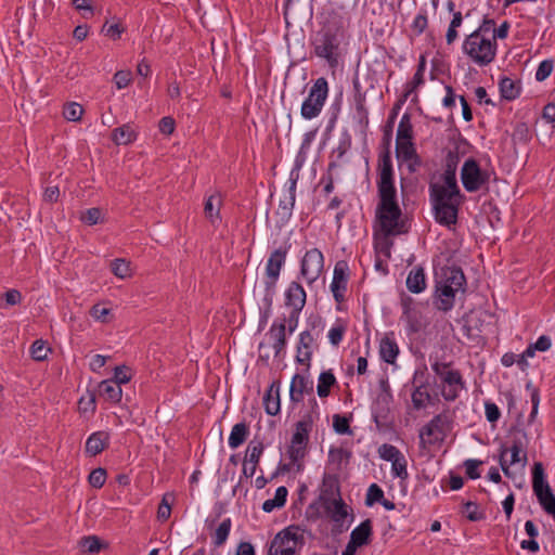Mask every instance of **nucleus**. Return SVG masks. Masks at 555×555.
<instances>
[{
	"label": "nucleus",
	"mask_w": 555,
	"mask_h": 555,
	"mask_svg": "<svg viewBox=\"0 0 555 555\" xmlns=\"http://www.w3.org/2000/svg\"><path fill=\"white\" fill-rule=\"evenodd\" d=\"M414 390L412 392V403L414 409H424L431 400V396L427 390V380L425 371H415L413 376Z\"/></svg>",
	"instance_id": "obj_17"
},
{
	"label": "nucleus",
	"mask_w": 555,
	"mask_h": 555,
	"mask_svg": "<svg viewBox=\"0 0 555 555\" xmlns=\"http://www.w3.org/2000/svg\"><path fill=\"white\" fill-rule=\"evenodd\" d=\"M288 494V490L286 487L281 486L275 490V494L273 499L266 500L262 504V509L266 513H271L275 508H281L286 503V498Z\"/></svg>",
	"instance_id": "obj_35"
},
{
	"label": "nucleus",
	"mask_w": 555,
	"mask_h": 555,
	"mask_svg": "<svg viewBox=\"0 0 555 555\" xmlns=\"http://www.w3.org/2000/svg\"><path fill=\"white\" fill-rule=\"evenodd\" d=\"M461 180L464 189L474 193L483 188L488 189L490 172L482 170L475 158H467L461 169Z\"/></svg>",
	"instance_id": "obj_8"
},
{
	"label": "nucleus",
	"mask_w": 555,
	"mask_h": 555,
	"mask_svg": "<svg viewBox=\"0 0 555 555\" xmlns=\"http://www.w3.org/2000/svg\"><path fill=\"white\" fill-rule=\"evenodd\" d=\"M280 386V380L272 382L263 396L264 410L272 416L278 415L281 411Z\"/></svg>",
	"instance_id": "obj_26"
},
{
	"label": "nucleus",
	"mask_w": 555,
	"mask_h": 555,
	"mask_svg": "<svg viewBox=\"0 0 555 555\" xmlns=\"http://www.w3.org/2000/svg\"><path fill=\"white\" fill-rule=\"evenodd\" d=\"M306 291L298 282H292L285 293V302L296 311H301L306 305Z\"/></svg>",
	"instance_id": "obj_24"
},
{
	"label": "nucleus",
	"mask_w": 555,
	"mask_h": 555,
	"mask_svg": "<svg viewBox=\"0 0 555 555\" xmlns=\"http://www.w3.org/2000/svg\"><path fill=\"white\" fill-rule=\"evenodd\" d=\"M313 390V383L300 374H295L289 389V398L292 402H301L304 395Z\"/></svg>",
	"instance_id": "obj_23"
},
{
	"label": "nucleus",
	"mask_w": 555,
	"mask_h": 555,
	"mask_svg": "<svg viewBox=\"0 0 555 555\" xmlns=\"http://www.w3.org/2000/svg\"><path fill=\"white\" fill-rule=\"evenodd\" d=\"M173 494L165 493L162 502L157 509V519L160 521H166L171 515V504L173 502Z\"/></svg>",
	"instance_id": "obj_46"
},
{
	"label": "nucleus",
	"mask_w": 555,
	"mask_h": 555,
	"mask_svg": "<svg viewBox=\"0 0 555 555\" xmlns=\"http://www.w3.org/2000/svg\"><path fill=\"white\" fill-rule=\"evenodd\" d=\"M248 435V427L245 423H237L232 427L230 437H229V446L232 449L238 448L244 443Z\"/></svg>",
	"instance_id": "obj_37"
},
{
	"label": "nucleus",
	"mask_w": 555,
	"mask_h": 555,
	"mask_svg": "<svg viewBox=\"0 0 555 555\" xmlns=\"http://www.w3.org/2000/svg\"><path fill=\"white\" fill-rule=\"evenodd\" d=\"M365 100L362 95L356 98V118L362 129L369 125V113L364 104Z\"/></svg>",
	"instance_id": "obj_45"
},
{
	"label": "nucleus",
	"mask_w": 555,
	"mask_h": 555,
	"mask_svg": "<svg viewBox=\"0 0 555 555\" xmlns=\"http://www.w3.org/2000/svg\"><path fill=\"white\" fill-rule=\"evenodd\" d=\"M309 428H310V422L309 421H299L296 424V430L292 437L291 444H297V446H307L308 439H309Z\"/></svg>",
	"instance_id": "obj_40"
},
{
	"label": "nucleus",
	"mask_w": 555,
	"mask_h": 555,
	"mask_svg": "<svg viewBox=\"0 0 555 555\" xmlns=\"http://www.w3.org/2000/svg\"><path fill=\"white\" fill-rule=\"evenodd\" d=\"M494 29H495L494 21L491 18H485L482 21V23L479 25V27L473 33L480 34L481 36H483L486 38H493V40H495Z\"/></svg>",
	"instance_id": "obj_55"
},
{
	"label": "nucleus",
	"mask_w": 555,
	"mask_h": 555,
	"mask_svg": "<svg viewBox=\"0 0 555 555\" xmlns=\"http://www.w3.org/2000/svg\"><path fill=\"white\" fill-rule=\"evenodd\" d=\"M396 155L399 160L408 164V169L411 172H414L421 166V158L412 140L396 141Z\"/></svg>",
	"instance_id": "obj_19"
},
{
	"label": "nucleus",
	"mask_w": 555,
	"mask_h": 555,
	"mask_svg": "<svg viewBox=\"0 0 555 555\" xmlns=\"http://www.w3.org/2000/svg\"><path fill=\"white\" fill-rule=\"evenodd\" d=\"M222 205L221 195L219 193L211 194L207 197L204 205L205 217L212 225L219 224L221 221L220 208Z\"/></svg>",
	"instance_id": "obj_28"
},
{
	"label": "nucleus",
	"mask_w": 555,
	"mask_h": 555,
	"mask_svg": "<svg viewBox=\"0 0 555 555\" xmlns=\"http://www.w3.org/2000/svg\"><path fill=\"white\" fill-rule=\"evenodd\" d=\"M348 280V263L344 260L337 261L334 267L333 280L330 286L333 297L337 304H341L346 299Z\"/></svg>",
	"instance_id": "obj_13"
},
{
	"label": "nucleus",
	"mask_w": 555,
	"mask_h": 555,
	"mask_svg": "<svg viewBox=\"0 0 555 555\" xmlns=\"http://www.w3.org/2000/svg\"><path fill=\"white\" fill-rule=\"evenodd\" d=\"M287 248L280 247L273 250L267 260L264 278L267 296L271 297L275 292L276 282L280 278L281 270L285 264Z\"/></svg>",
	"instance_id": "obj_9"
},
{
	"label": "nucleus",
	"mask_w": 555,
	"mask_h": 555,
	"mask_svg": "<svg viewBox=\"0 0 555 555\" xmlns=\"http://www.w3.org/2000/svg\"><path fill=\"white\" fill-rule=\"evenodd\" d=\"M106 470L102 467L93 469L89 475V483L94 488H102L106 481Z\"/></svg>",
	"instance_id": "obj_53"
},
{
	"label": "nucleus",
	"mask_w": 555,
	"mask_h": 555,
	"mask_svg": "<svg viewBox=\"0 0 555 555\" xmlns=\"http://www.w3.org/2000/svg\"><path fill=\"white\" fill-rule=\"evenodd\" d=\"M462 49L473 63L487 66L495 59L498 44L493 38L472 33L464 39Z\"/></svg>",
	"instance_id": "obj_3"
},
{
	"label": "nucleus",
	"mask_w": 555,
	"mask_h": 555,
	"mask_svg": "<svg viewBox=\"0 0 555 555\" xmlns=\"http://www.w3.org/2000/svg\"><path fill=\"white\" fill-rule=\"evenodd\" d=\"M109 313H111V310L108 308L103 307L99 304L94 305L90 310L91 317L101 322H106V317Z\"/></svg>",
	"instance_id": "obj_64"
},
{
	"label": "nucleus",
	"mask_w": 555,
	"mask_h": 555,
	"mask_svg": "<svg viewBox=\"0 0 555 555\" xmlns=\"http://www.w3.org/2000/svg\"><path fill=\"white\" fill-rule=\"evenodd\" d=\"M50 349L46 346L43 340H35L30 347L31 358L36 361H42L48 357Z\"/></svg>",
	"instance_id": "obj_50"
},
{
	"label": "nucleus",
	"mask_w": 555,
	"mask_h": 555,
	"mask_svg": "<svg viewBox=\"0 0 555 555\" xmlns=\"http://www.w3.org/2000/svg\"><path fill=\"white\" fill-rule=\"evenodd\" d=\"M339 40L337 35L327 29L323 31L314 42V52L319 57L325 59L331 67L338 64Z\"/></svg>",
	"instance_id": "obj_10"
},
{
	"label": "nucleus",
	"mask_w": 555,
	"mask_h": 555,
	"mask_svg": "<svg viewBox=\"0 0 555 555\" xmlns=\"http://www.w3.org/2000/svg\"><path fill=\"white\" fill-rule=\"evenodd\" d=\"M448 417L444 414H438L420 430L422 442L434 444L442 441L447 431Z\"/></svg>",
	"instance_id": "obj_14"
},
{
	"label": "nucleus",
	"mask_w": 555,
	"mask_h": 555,
	"mask_svg": "<svg viewBox=\"0 0 555 555\" xmlns=\"http://www.w3.org/2000/svg\"><path fill=\"white\" fill-rule=\"evenodd\" d=\"M377 193L379 202L376 207V217L383 234L398 235L405 233L406 227L401 218L402 211L397 202L395 171L388 149L378 155Z\"/></svg>",
	"instance_id": "obj_1"
},
{
	"label": "nucleus",
	"mask_w": 555,
	"mask_h": 555,
	"mask_svg": "<svg viewBox=\"0 0 555 555\" xmlns=\"http://www.w3.org/2000/svg\"><path fill=\"white\" fill-rule=\"evenodd\" d=\"M346 325L338 321L330 331H328V339L333 346H338L343 340V337L346 333Z\"/></svg>",
	"instance_id": "obj_51"
},
{
	"label": "nucleus",
	"mask_w": 555,
	"mask_h": 555,
	"mask_svg": "<svg viewBox=\"0 0 555 555\" xmlns=\"http://www.w3.org/2000/svg\"><path fill=\"white\" fill-rule=\"evenodd\" d=\"M428 20L425 13H420L415 16L412 23V29L416 35H421L427 27Z\"/></svg>",
	"instance_id": "obj_63"
},
{
	"label": "nucleus",
	"mask_w": 555,
	"mask_h": 555,
	"mask_svg": "<svg viewBox=\"0 0 555 555\" xmlns=\"http://www.w3.org/2000/svg\"><path fill=\"white\" fill-rule=\"evenodd\" d=\"M112 139L118 145L129 144L137 139V132L131 125L126 124L114 129Z\"/></svg>",
	"instance_id": "obj_33"
},
{
	"label": "nucleus",
	"mask_w": 555,
	"mask_h": 555,
	"mask_svg": "<svg viewBox=\"0 0 555 555\" xmlns=\"http://www.w3.org/2000/svg\"><path fill=\"white\" fill-rule=\"evenodd\" d=\"M500 92L503 99L512 101L519 95L520 88L515 80L504 77L500 81Z\"/></svg>",
	"instance_id": "obj_38"
},
{
	"label": "nucleus",
	"mask_w": 555,
	"mask_h": 555,
	"mask_svg": "<svg viewBox=\"0 0 555 555\" xmlns=\"http://www.w3.org/2000/svg\"><path fill=\"white\" fill-rule=\"evenodd\" d=\"M554 63L552 60H544L538 66L535 72V79L538 81H544L552 73Z\"/></svg>",
	"instance_id": "obj_57"
},
{
	"label": "nucleus",
	"mask_w": 555,
	"mask_h": 555,
	"mask_svg": "<svg viewBox=\"0 0 555 555\" xmlns=\"http://www.w3.org/2000/svg\"><path fill=\"white\" fill-rule=\"evenodd\" d=\"M314 337L309 331H304L299 334L297 345L296 361L299 364L310 366V361L313 352Z\"/></svg>",
	"instance_id": "obj_21"
},
{
	"label": "nucleus",
	"mask_w": 555,
	"mask_h": 555,
	"mask_svg": "<svg viewBox=\"0 0 555 555\" xmlns=\"http://www.w3.org/2000/svg\"><path fill=\"white\" fill-rule=\"evenodd\" d=\"M336 384V377L332 371L322 372L318 379L317 391L320 398H326L331 388Z\"/></svg>",
	"instance_id": "obj_36"
},
{
	"label": "nucleus",
	"mask_w": 555,
	"mask_h": 555,
	"mask_svg": "<svg viewBox=\"0 0 555 555\" xmlns=\"http://www.w3.org/2000/svg\"><path fill=\"white\" fill-rule=\"evenodd\" d=\"M99 395L108 402L118 403L122 397L121 386L116 380H103L99 385Z\"/></svg>",
	"instance_id": "obj_30"
},
{
	"label": "nucleus",
	"mask_w": 555,
	"mask_h": 555,
	"mask_svg": "<svg viewBox=\"0 0 555 555\" xmlns=\"http://www.w3.org/2000/svg\"><path fill=\"white\" fill-rule=\"evenodd\" d=\"M79 545L86 553H98L101 550V541L95 535H88L80 540Z\"/></svg>",
	"instance_id": "obj_49"
},
{
	"label": "nucleus",
	"mask_w": 555,
	"mask_h": 555,
	"mask_svg": "<svg viewBox=\"0 0 555 555\" xmlns=\"http://www.w3.org/2000/svg\"><path fill=\"white\" fill-rule=\"evenodd\" d=\"M338 498H340V492L337 480L333 476L325 475L322 481L320 502L325 506Z\"/></svg>",
	"instance_id": "obj_27"
},
{
	"label": "nucleus",
	"mask_w": 555,
	"mask_h": 555,
	"mask_svg": "<svg viewBox=\"0 0 555 555\" xmlns=\"http://www.w3.org/2000/svg\"><path fill=\"white\" fill-rule=\"evenodd\" d=\"M515 464H527V452L520 438H514L511 447L502 446L500 450V465L505 476L511 475L508 465Z\"/></svg>",
	"instance_id": "obj_12"
},
{
	"label": "nucleus",
	"mask_w": 555,
	"mask_h": 555,
	"mask_svg": "<svg viewBox=\"0 0 555 555\" xmlns=\"http://www.w3.org/2000/svg\"><path fill=\"white\" fill-rule=\"evenodd\" d=\"M413 139V126L411 122L410 114L405 113L400 119L397 129V139L396 141H406Z\"/></svg>",
	"instance_id": "obj_41"
},
{
	"label": "nucleus",
	"mask_w": 555,
	"mask_h": 555,
	"mask_svg": "<svg viewBox=\"0 0 555 555\" xmlns=\"http://www.w3.org/2000/svg\"><path fill=\"white\" fill-rule=\"evenodd\" d=\"M132 80V74L130 70H118L114 75V82L117 89H124L129 86Z\"/></svg>",
	"instance_id": "obj_59"
},
{
	"label": "nucleus",
	"mask_w": 555,
	"mask_h": 555,
	"mask_svg": "<svg viewBox=\"0 0 555 555\" xmlns=\"http://www.w3.org/2000/svg\"><path fill=\"white\" fill-rule=\"evenodd\" d=\"M267 336L274 350V356L280 357L286 347V319L275 320L267 333Z\"/></svg>",
	"instance_id": "obj_20"
},
{
	"label": "nucleus",
	"mask_w": 555,
	"mask_h": 555,
	"mask_svg": "<svg viewBox=\"0 0 555 555\" xmlns=\"http://www.w3.org/2000/svg\"><path fill=\"white\" fill-rule=\"evenodd\" d=\"M459 160V155L453 152H449L444 160V170L442 173L443 183L448 184L449 186H453V189L459 186L456 181V169Z\"/></svg>",
	"instance_id": "obj_31"
},
{
	"label": "nucleus",
	"mask_w": 555,
	"mask_h": 555,
	"mask_svg": "<svg viewBox=\"0 0 555 555\" xmlns=\"http://www.w3.org/2000/svg\"><path fill=\"white\" fill-rule=\"evenodd\" d=\"M435 220L444 227L450 228L457 221L460 203H431Z\"/></svg>",
	"instance_id": "obj_18"
},
{
	"label": "nucleus",
	"mask_w": 555,
	"mask_h": 555,
	"mask_svg": "<svg viewBox=\"0 0 555 555\" xmlns=\"http://www.w3.org/2000/svg\"><path fill=\"white\" fill-rule=\"evenodd\" d=\"M402 320L406 323L411 333H417L422 326V318L418 309V304L412 297H403L401 299Z\"/></svg>",
	"instance_id": "obj_15"
},
{
	"label": "nucleus",
	"mask_w": 555,
	"mask_h": 555,
	"mask_svg": "<svg viewBox=\"0 0 555 555\" xmlns=\"http://www.w3.org/2000/svg\"><path fill=\"white\" fill-rule=\"evenodd\" d=\"M324 269V256L318 248H311L306 251L301 259L300 275L308 285L314 283Z\"/></svg>",
	"instance_id": "obj_11"
},
{
	"label": "nucleus",
	"mask_w": 555,
	"mask_h": 555,
	"mask_svg": "<svg viewBox=\"0 0 555 555\" xmlns=\"http://www.w3.org/2000/svg\"><path fill=\"white\" fill-rule=\"evenodd\" d=\"M482 464L481 461L479 460H466L464 462V466H465V469H466V475L470 478V479H477L480 477V473L478 470L479 466Z\"/></svg>",
	"instance_id": "obj_61"
},
{
	"label": "nucleus",
	"mask_w": 555,
	"mask_h": 555,
	"mask_svg": "<svg viewBox=\"0 0 555 555\" xmlns=\"http://www.w3.org/2000/svg\"><path fill=\"white\" fill-rule=\"evenodd\" d=\"M328 82L324 77H320L313 81L308 96L301 104L300 115L304 119L310 120L317 118L327 100Z\"/></svg>",
	"instance_id": "obj_5"
},
{
	"label": "nucleus",
	"mask_w": 555,
	"mask_h": 555,
	"mask_svg": "<svg viewBox=\"0 0 555 555\" xmlns=\"http://www.w3.org/2000/svg\"><path fill=\"white\" fill-rule=\"evenodd\" d=\"M231 526L232 522L230 518H225L220 522L211 535L215 546L219 547L225 543L230 534Z\"/></svg>",
	"instance_id": "obj_39"
},
{
	"label": "nucleus",
	"mask_w": 555,
	"mask_h": 555,
	"mask_svg": "<svg viewBox=\"0 0 555 555\" xmlns=\"http://www.w3.org/2000/svg\"><path fill=\"white\" fill-rule=\"evenodd\" d=\"M102 217V211L100 208H96V207H93V208H90L88 210H86L82 216H81V220L89 224V225H93V224H96L100 219Z\"/></svg>",
	"instance_id": "obj_60"
},
{
	"label": "nucleus",
	"mask_w": 555,
	"mask_h": 555,
	"mask_svg": "<svg viewBox=\"0 0 555 555\" xmlns=\"http://www.w3.org/2000/svg\"><path fill=\"white\" fill-rule=\"evenodd\" d=\"M82 114H83L82 106L76 102L67 103L63 108V116L68 121L80 120Z\"/></svg>",
	"instance_id": "obj_47"
},
{
	"label": "nucleus",
	"mask_w": 555,
	"mask_h": 555,
	"mask_svg": "<svg viewBox=\"0 0 555 555\" xmlns=\"http://www.w3.org/2000/svg\"><path fill=\"white\" fill-rule=\"evenodd\" d=\"M263 452V444L262 442L258 441H251L249 442L247 450H246V460L245 463L258 465L261 454Z\"/></svg>",
	"instance_id": "obj_44"
},
{
	"label": "nucleus",
	"mask_w": 555,
	"mask_h": 555,
	"mask_svg": "<svg viewBox=\"0 0 555 555\" xmlns=\"http://www.w3.org/2000/svg\"><path fill=\"white\" fill-rule=\"evenodd\" d=\"M304 545L305 531L297 526H289L271 540L267 555H299Z\"/></svg>",
	"instance_id": "obj_4"
},
{
	"label": "nucleus",
	"mask_w": 555,
	"mask_h": 555,
	"mask_svg": "<svg viewBox=\"0 0 555 555\" xmlns=\"http://www.w3.org/2000/svg\"><path fill=\"white\" fill-rule=\"evenodd\" d=\"M532 488L541 507L555 519V495L550 485L544 479V469L540 462L533 465Z\"/></svg>",
	"instance_id": "obj_7"
},
{
	"label": "nucleus",
	"mask_w": 555,
	"mask_h": 555,
	"mask_svg": "<svg viewBox=\"0 0 555 555\" xmlns=\"http://www.w3.org/2000/svg\"><path fill=\"white\" fill-rule=\"evenodd\" d=\"M327 515L335 522H341L348 515L347 505L341 498L323 506Z\"/></svg>",
	"instance_id": "obj_34"
},
{
	"label": "nucleus",
	"mask_w": 555,
	"mask_h": 555,
	"mask_svg": "<svg viewBox=\"0 0 555 555\" xmlns=\"http://www.w3.org/2000/svg\"><path fill=\"white\" fill-rule=\"evenodd\" d=\"M429 194L431 203H462L463 195L459 186H449L443 183H431L429 185Z\"/></svg>",
	"instance_id": "obj_16"
},
{
	"label": "nucleus",
	"mask_w": 555,
	"mask_h": 555,
	"mask_svg": "<svg viewBox=\"0 0 555 555\" xmlns=\"http://www.w3.org/2000/svg\"><path fill=\"white\" fill-rule=\"evenodd\" d=\"M333 427L339 435H347L351 433L349 420L340 414H335L333 416Z\"/></svg>",
	"instance_id": "obj_54"
},
{
	"label": "nucleus",
	"mask_w": 555,
	"mask_h": 555,
	"mask_svg": "<svg viewBox=\"0 0 555 555\" xmlns=\"http://www.w3.org/2000/svg\"><path fill=\"white\" fill-rule=\"evenodd\" d=\"M111 271L119 279H127L132 274L130 262L124 258L114 259L111 262Z\"/></svg>",
	"instance_id": "obj_42"
},
{
	"label": "nucleus",
	"mask_w": 555,
	"mask_h": 555,
	"mask_svg": "<svg viewBox=\"0 0 555 555\" xmlns=\"http://www.w3.org/2000/svg\"><path fill=\"white\" fill-rule=\"evenodd\" d=\"M389 236L390 235L384 234L382 237L375 238V256L384 257L385 259L390 258L392 242L389 240Z\"/></svg>",
	"instance_id": "obj_43"
},
{
	"label": "nucleus",
	"mask_w": 555,
	"mask_h": 555,
	"mask_svg": "<svg viewBox=\"0 0 555 555\" xmlns=\"http://www.w3.org/2000/svg\"><path fill=\"white\" fill-rule=\"evenodd\" d=\"M466 292V278L459 267H446L441 270V275L436 281L434 293V305L442 312H449L455 305L459 294Z\"/></svg>",
	"instance_id": "obj_2"
},
{
	"label": "nucleus",
	"mask_w": 555,
	"mask_h": 555,
	"mask_svg": "<svg viewBox=\"0 0 555 555\" xmlns=\"http://www.w3.org/2000/svg\"><path fill=\"white\" fill-rule=\"evenodd\" d=\"M131 379L130 369L126 365L116 366L114 370V377L111 380H116L119 386L127 384Z\"/></svg>",
	"instance_id": "obj_58"
},
{
	"label": "nucleus",
	"mask_w": 555,
	"mask_h": 555,
	"mask_svg": "<svg viewBox=\"0 0 555 555\" xmlns=\"http://www.w3.org/2000/svg\"><path fill=\"white\" fill-rule=\"evenodd\" d=\"M373 533V525L371 519H365L350 533V541L358 546L367 545Z\"/></svg>",
	"instance_id": "obj_29"
},
{
	"label": "nucleus",
	"mask_w": 555,
	"mask_h": 555,
	"mask_svg": "<svg viewBox=\"0 0 555 555\" xmlns=\"http://www.w3.org/2000/svg\"><path fill=\"white\" fill-rule=\"evenodd\" d=\"M109 444V434L104 430H99L91 434L85 446V451L89 456H95L103 452Z\"/></svg>",
	"instance_id": "obj_22"
},
{
	"label": "nucleus",
	"mask_w": 555,
	"mask_h": 555,
	"mask_svg": "<svg viewBox=\"0 0 555 555\" xmlns=\"http://www.w3.org/2000/svg\"><path fill=\"white\" fill-rule=\"evenodd\" d=\"M383 498L384 491L382 490V488L376 483H372L366 492L365 504L367 506H372L375 503H379L383 500Z\"/></svg>",
	"instance_id": "obj_52"
},
{
	"label": "nucleus",
	"mask_w": 555,
	"mask_h": 555,
	"mask_svg": "<svg viewBox=\"0 0 555 555\" xmlns=\"http://www.w3.org/2000/svg\"><path fill=\"white\" fill-rule=\"evenodd\" d=\"M378 453H379V456L385 460V461H388V462H392L393 460H396L399 455H401V451L392 446V444H383L379 450H378Z\"/></svg>",
	"instance_id": "obj_56"
},
{
	"label": "nucleus",
	"mask_w": 555,
	"mask_h": 555,
	"mask_svg": "<svg viewBox=\"0 0 555 555\" xmlns=\"http://www.w3.org/2000/svg\"><path fill=\"white\" fill-rule=\"evenodd\" d=\"M486 417L490 423H495L501 417V412L498 405L493 402L485 403Z\"/></svg>",
	"instance_id": "obj_62"
},
{
	"label": "nucleus",
	"mask_w": 555,
	"mask_h": 555,
	"mask_svg": "<svg viewBox=\"0 0 555 555\" xmlns=\"http://www.w3.org/2000/svg\"><path fill=\"white\" fill-rule=\"evenodd\" d=\"M433 371L440 377L443 385L442 397L447 401H454L459 392L464 388V382L459 370L451 367L450 363L435 362Z\"/></svg>",
	"instance_id": "obj_6"
},
{
	"label": "nucleus",
	"mask_w": 555,
	"mask_h": 555,
	"mask_svg": "<svg viewBox=\"0 0 555 555\" xmlns=\"http://www.w3.org/2000/svg\"><path fill=\"white\" fill-rule=\"evenodd\" d=\"M391 473L395 477L400 479L408 478L406 459L403 454L399 455L391 462Z\"/></svg>",
	"instance_id": "obj_48"
},
{
	"label": "nucleus",
	"mask_w": 555,
	"mask_h": 555,
	"mask_svg": "<svg viewBox=\"0 0 555 555\" xmlns=\"http://www.w3.org/2000/svg\"><path fill=\"white\" fill-rule=\"evenodd\" d=\"M426 275L422 267H414L408 274L406 287L411 293L418 294L426 288Z\"/></svg>",
	"instance_id": "obj_32"
},
{
	"label": "nucleus",
	"mask_w": 555,
	"mask_h": 555,
	"mask_svg": "<svg viewBox=\"0 0 555 555\" xmlns=\"http://www.w3.org/2000/svg\"><path fill=\"white\" fill-rule=\"evenodd\" d=\"M399 346L396 341L395 334H386L379 341V356L383 361L388 364H395L399 354Z\"/></svg>",
	"instance_id": "obj_25"
}]
</instances>
